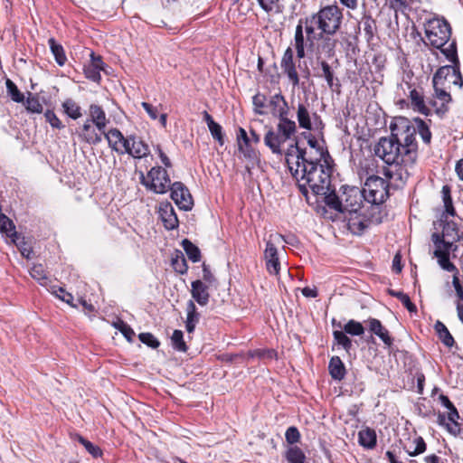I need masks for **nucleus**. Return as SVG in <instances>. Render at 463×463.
<instances>
[{
  "instance_id": "obj_24",
  "label": "nucleus",
  "mask_w": 463,
  "mask_h": 463,
  "mask_svg": "<svg viewBox=\"0 0 463 463\" xmlns=\"http://www.w3.org/2000/svg\"><path fill=\"white\" fill-rule=\"evenodd\" d=\"M368 324L370 331L376 335L387 346L392 345V337L389 335V331L382 325L380 320L370 318Z\"/></svg>"
},
{
  "instance_id": "obj_16",
  "label": "nucleus",
  "mask_w": 463,
  "mask_h": 463,
  "mask_svg": "<svg viewBox=\"0 0 463 463\" xmlns=\"http://www.w3.org/2000/svg\"><path fill=\"white\" fill-rule=\"evenodd\" d=\"M435 90V97L437 100H431L430 105L435 108V111L439 115H444L449 110V104L452 99L449 92L440 88V85H433Z\"/></svg>"
},
{
  "instance_id": "obj_29",
  "label": "nucleus",
  "mask_w": 463,
  "mask_h": 463,
  "mask_svg": "<svg viewBox=\"0 0 463 463\" xmlns=\"http://www.w3.org/2000/svg\"><path fill=\"white\" fill-rule=\"evenodd\" d=\"M149 153L150 150L148 145L146 144L141 138L133 136L130 156L134 158H143L147 156Z\"/></svg>"
},
{
  "instance_id": "obj_18",
  "label": "nucleus",
  "mask_w": 463,
  "mask_h": 463,
  "mask_svg": "<svg viewBox=\"0 0 463 463\" xmlns=\"http://www.w3.org/2000/svg\"><path fill=\"white\" fill-rule=\"evenodd\" d=\"M312 118H317L316 112H311L308 103L299 102L297 107V119L300 128L312 130Z\"/></svg>"
},
{
  "instance_id": "obj_32",
  "label": "nucleus",
  "mask_w": 463,
  "mask_h": 463,
  "mask_svg": "<svg viewBox=\"0 0 463 463\" xmlns=\"http://www.w3.org/2000/svg\"><path fill=\"white\" fill-rule=\"evenodd\" d=\"M435 331L444 345L452 347L455 345L454 337L449 333L447 326L440 321H437L434 326Z\"/></svg>"
},
{
  "instance_id": "obj_48",
  "label": "nucleus",
  "mask_w": 463,
  "mask_h": 463,
  "mask_svg": "<svg viewBox=\"0 0 463 463\" xmlns=\"http://www.w3.org/2000/svg\"><path fill=\"white\" fill-rule=\"evenodd\" d=\"M442 197H443V203L445 207L446 213L454 216L455 215V209L453 207L452 198L450 195V190L449 186H443L442 188Z\"/></svg>"
},
{
  "instance_id": "obj_36",
  "label": "nucleus",
  "mask_w": 463,
  "mask_h": 463,
  "mask_svg": "<svg viewBox=\"0 0 463 463\" xmlns=\"http://www.w3.org/2000/svg\"><path fill=\"white\" fill-rule=\"evenodd\" d=\"M388 294L392 297L397 298L403 304V306L407 308L409 312L412 313L417 311V307L411 301L410 297L407 294L403 293L402 291H397L389 288Z\"/></svg>"
},
{
  "instance_id": "obj_20",
  "label": "nucleus",
  "mask_w": 463,
  "mask_h": 463,
  "mask_svg": "<svg viewBox=\"0 0 463 463\" xmlns=\"http://www.w3.org/2000/svg\"><path fill=\"white\" fill-rule=\"evenodd\" d=\"M449 411L447 418L444 414H439L438 422L439 425L446 427L450 434L457 436L460 432V427L457 421L459 415L455 406Z\"/></svg>"
},
{
  "instance_id": "obj_11",
  "label": "nucleus",
  "mask_w": 463,
  "mask_h": 463,
  "mask_svg": "<svg viewBox=\"0 0 463 463\" xmlns=\"http://www.w3.org/2000/svg\"><path fill=\"white\" fill-rule=\"evenodd\" d=\"M433 85L448 86L454 85L461 88L463 78L460 72L459 64L445 65L440 67L433 76Z\"/></svg>"
},
{
  "instance_id": "obj_5",
  "label": "nucleus",
  "mask_w": 463,
  "mask_h": 463,
  "mask_svg": "<svg viewBox=\"0 0 463 463\" xmlns=\"http://www.w3.org/2000/svg\"><path fill=\"white\" fill-rule=\"evenodd\" d=\"M392 136L401 144L405 158V165H413L418 157V144L416 130L411 122L406 118H400L391 125Z\"/></svg>"
},
{
  "instance_id": "obj_13",
  "label": "nucleus",
  "mask_w": 463,
  "mask_h": 463,
  "mask_svg": "<svg viewBox=\"0 0 463 463\" xmlns=\"http://www.w3.org/2000/svg\"><path fill=\"white\" fill-rule=\"evenodd\" d=\"M170 191L171 198L180 209L188 211L192 208V195L189 193V190L181 182L172 184Z\"/></svg>"
},
{
  "instance_id": "obj_37",
  "label": "nucleus",
  "mask_w": 463,
  "mask_h": 463,
  "mask_svg": "<svg viewBox=\"0 0 463 463\" xmlns=\"http://www.w3.org/2000/svg\"><path fill=\"white\" fill-rule=\"evenodd\" d=\"M182 245L189 260H191L193 262H197L200 260L201 251L197 246H195L187 239L183 241Z\"/></svg>"
},
{
  "instance_id": "obj_46",
  "label": "nucleus",
  "mask_w": 463,
  "mask_h": 463,
  "mask_svg": "<svg viewBox=\"0 0 463 463\" xmlns=\"http://www.w3.org/2000/svg\"><path fill=\"white\" fill-rule=\"evenodd\" d=\"M0 232L5 233L11 239L12 234L16 232L13 222L5 214L0 213Z\"/></svg>"
},
{
  "instance_id": "obj_17",
  "label": "nucleus",
  "mask_w": 463,
  "mask_h": 463,
  "mask_svg": "<svg viewBox=\"0 0 463 463\" xmlns=\"http://www.w3.org/2000/svg\"><path fill=\"white\" fill-rule=\"evenodd\" d=\"M264 258L266 260V269L269 273L272 275H278L280 269L278 250L276 246L270 241H267L266 249L264 251Z\"/></svg>"
},
{
  "instance_id": "obj_23",
  "label": "nucleus",
  "mask_w": 463,
  "mask_h": 463,
  "mask_svg": "<svg viewBox=\"0 0 463 463\" xmlns=\"http://www.w3.org/2000/svg\"><path fill=\"white\" fill-rule=\"evenodd\" d=\"M191 294L193 298L200 305L206 306L209 302L210 294L208 287L201 280L193 281Z\"/></svg>"
},
{
  "instance_id": "obj_61",
  "label": "nucleus",
  "mask_w": 463,
  "mask_h": 463,
  "mask_svg": "<svg viewBox=\"0 0 463 463\" xmlns=\"http://www.w3.org/2000/svg\"><path fill=\"white\" fill-rule=\"evenodd\" d=\"M238 149L248 159L254 160L257 158L256 151L250 146V143L240 144Z\"/></svg>"
},
{
  "instance_id": "obj_44",
  "label": "nucleus",
  "mask_w": 463,
  "mask_h": 463,
  "mask_svg": "<svg viewBox=\"0 0 463 463\" xmlns=\"http://www.w3.org/2000/svg\"><path fill=\"white\" fill-rule=\"evenodd\" d=\"M344 331L351 335H362L364 333V327L360 322L351 319L345 325Z\"/></svg>"
},
{
  "instance_id": "obj_58",
  "label": "nucleus",
  "mask_w": 463,
  "mask_h": 463,
  "mask_svg": "<svg viewBox=\"0 0 463 463\" xmlns=\"http://www.w3.org/2000/svg\"><path fill=\"white\" fill-rule=\"evenodd\" d=\"M44 118L53 128L61 129L64 128V125L52 110H47L44 113Z\"/></svg>"
},
{
  "instance_id": "obj_9",
  "label": "nucleus",
  "mask_w": 463,
  "mask_h": 463,
  "mask_svg": "<svg viewBox=\"0 0 463 463\" xmlns=\"http://www.w3.org/2000/svg\"><path fill=\"white\" fill-rule=\"evenodd\" d=\"M252 104L255 114L260 116L270 113L276 118L288 109L287 100L280 93L274 94L268 99L265 94L258 92L252 98Z\"/></svg>"
},
{
  "instance_id": "obj_63",
  "label": "nucleus",
  "mask_w": 463,
  "mask_h": 463,
  "mask_svg": "<svg viewBox=\"0 0 463 463\" xmlns=\"http://www.w3.org/2000/svg\"><path fill=\"white\" fill-rule=\"evenodd\" d=\"M132 141H133V135L124 137L121 145L118 147V150H120L121 152H117V153L118 155L128 154L130 156Z\"/></svg>"
},
{
  "instance_id": "obj_22",
  "label": "nucleus",
  "mask_w": 463,
  "mask_h": 463,
  "mask_svg": "<svg viewBox=\"0 0 463 463\" xmlns=\"http://www.w3.org/2000/svg\"><path fill=\"white\" fill-rule=\"evenodd\" d=\"M98 129L91 125L90 120H86L80 128V137L90 145H97L101 142V133H98Z\"/></svg>"
},
{
  "instance_id": "obj_56",
  "label": "nucleus",
  "mask_w": 463,
  "mask_h": 463,
  "mask_svg": "<svg viewBox=\"0 0 463 463\" xmlns=\"http://www.w3.org/2000/svg\"><path fill=\"white\" fill-rule=\"evenodd\" d=\"M139 340L152 348H157L160 342L151 333H141L138 335Z\"/></svg>"
},
{
  "instance_id": "obj_39",
  "label": "nucleus",
  "mask_w": 463,
  "mask_h": 463,
  "mask_svg": "<svg viewBox=\"0 0 463 463\" xmlns=\"http://www.w3.org/2000/svg\"><path fill=\"white\" fill-rule=\"evenodd\" d=\"M73 439L78 440L80 444H82L84 446V448L86 449V450L90 455H92L94 458H99V457H100L102 455V451L99 449V447L95 446L93 443H91L90 441L87 440L82 436H80L79 434H75L73 436Z\"/></svg>"
},
{
  "instance_id": "obj_8",
  "label": "nucleus",
  "mask_w": 463,
  "mask_h": 463,
  "mask_svg": "<svg viewBox=\"0 0 463 463\" xmlns=\"http://www.w3.org/2000/svg\"><path fill=\"white\" fill-rule=\"evenodd\" d=\"M424 31L427 45L440 49L449 41L451 28L449 24L443 18H431L425 22Z\"/></svg>"
},
{
  "instance_id": "obj_28",
  "label": "nucleus",
  "mask_w": 463,
  "mask_h": 463,
  "mask_svg": "<svg viewBox=\"0 0 463 463\" xmlns=\"http://www.w3.org/2000/svg\"><path fill=\"white\" fill-rule=\"evenodd\" d=\"M376 433L373 429L366 428L361 430L358 433L359 444L365 449H373L376 446Z\"/></svg>"
},
{
  "instance_id": "obj_3",
  "label": "nucleus",
  "mask_w": 463,
  "mask_h": 463,
  "mask_svg": "<svg viewBox=\"0 0 463 463\" xmlns=\"http://www.w3.org/2000/svg\"><path fill=\"white\" fill-rule=\"evenodd\" d=\"M463 237L454 222H446L443 225L442 233L434 232L431 241L434 244L433 256L437 258L439 267L446 271L457 270V267L449 260L450 253L455 257L458 250L456 245Z\"/></svg>"
},
{
  "instance_id": "obj_4",
  "label": "nucleus",
  "mask_w": 463,
  "mask_h": 463,
  "mask_svg": "<svg viewBox=\"0 0 463 463\" xmlns=\"http://www.w3.org/2000/svg\"><path fill=\"white\" fill-rule=\"evenodd\" d=\"M364 202L370 203L373 210H377V213H372V222L381 223L383 219L382 213V204L389 197V183L385 179L370 175L366 178L363 187Z\"/></svg>"
},
{
  "instance_id": "obj_12",
  "label": "nucleus",
  "mask_w": 463,
  "mask_h": 463,
  "mask_svg": "<svg viewBox=\"0 0 463 463\" xmlns=\"http://www.w3.org/2000/svg\"><path fill=\"white\" fill-rule=\"evenodd\" d=\"M364 196L363 189L355 186H343L342 203L345 212L356 213L363 205Z\"/></svg>"
},
{
  "instance_id": "obj_7",
  "label": "nucleus",
  "mask_w": 463,
  "mask_h": 463,
  "mask_svg": "<svg viewBox=\"0 0 463 463\" xmlns=\"http://www.w3.org/2000/svg\"><path fill=\"white\" fill-rule=\"evenodd\" d=\"M343 14L337 5H327L321 8L317 14L311 15L312 23H316L317 29L327 35L335 34L341 26Z\"/></svg>"
},
{
  "instance_id": "obj_2",
  "label": "nucleus",
  "mask_w": 463,
  "mask_h": 463,
  "mask_svg": "<svg viewBox=\"0 0 463 463\" xmlns=\"http://www.w3.org/2000/svg\"><path fill=\"white\" fill-rule=\"evenodd\" d=\"M373 153L391 166L383 170V175L387 179L400 181L407 179L409 175L407 167L409 165H405V158L401 144L392 136V133L388 137H381L379 139L373 146Z\"/></svg>"
},
{
  "instance_id": "obj_62",
  "label": "nucleus",
  "mask_w": 463,
  "mask_h": 463,
  "mask_svg": "<svg viewBox=\"0 0 463 463\" xmlns=\"http://www.w3.org/2000/svg\"><path fill=\"white\" fill-rule=\"evenodd\" d=\"M294 41L295 48L305 46L302 20H300L298 25L296 26Z\"/></svg>"
},
{
  "instance_id": "obj_19",
  "label": "nucleus",
  "mask_w": 463,
  "mask_h": 463,
  "mask_svg": "<svg viewBox=\"0 0 463 463\" xmlns=\"http://www.w3.org/2000/svg\"><path fill=\"white\" fill-rule=\"evenodd\" d=\"M95 126L99 132L104 133V130L109 123L106 113L101 106L91 104L89 108V118Z\"/></svg>"
},
{
  "instance_id": "obj_33",
  "label": "nucleus",
  "mask_w": 463,
  "mask_h": 463,
  "mask_svg": "<svg viewBox=\"0 0 463 463\" xmlns=\"http://www.w3.org/2000/svg\"><path fill=\"white\" fill-rule=\"evenodd\" d=\"M12 236L13 238L11 241L16 245L23 257L30 259L31 254L33 253L32 246L27 241H25L24 237H22L17 232H14Z\"/></svg>"
},
{
  "instance_id": "obj_51",
  "label": "nucleus",
  "mask_w": 463,
  "mask_h": 463,
  "mask_svg": "<svg viewBox=\"0 0 463 463\" xmlns=\"http://www.w3.org/2000/svg\"><path fill=\"white\" fill-rule=\"evenodd\" d=\"M114 326L122 333V335L128 339V341H132L133 337L135 336V332L127 323H125L122 320H119L114 323Z\"/></svg>"
},
{
  "instance_id": "obj_45",
  "label": "nucleus",
  "mask_w": 463,
  "mask_h": 463,
  "mask_svg": "<svg viewBox=\"0 0 463 463\" xmlns=\"http://www.w3.org/2000/svg\"><path fill=\"white\" fill-rule=\"evenodd\" d=\"M5 86L8 94L11 96L14 101L18 103L24 101V94L18 90L17 86L10 79H6Z\"/></svg>"
},
{
  "instance_id": "obj_35",
  "label": "nucleus",
  "mask_w": 463,
  "mask_h": 463,
  "mask_svg": "<svg viewBox=\"0 0 463 463\" xmlns=\"http://www.w3.org/2000/svg\"><path fill=\"white\" fill-rule=\"evenodd\" d=\"M48 43L56 62L60 66L64 65L67 61V58L62 46L57 43L53 38H50Z\"/></svg>"
},
{
  "instance_id": "obj_42",
  "label": "nucleus",
  "mask_w": 463,
  "mask_h": 463,
  "mask_svg": "<svg viewBox=\"0 0 463 463\" xmlns=\"http://www.w3.org/2000/svg\"><path fill=\"white\" fill-rule=\"evenodd\" d=\"M173 347L179 352H186L187 345L184 341V333L181 330H175L171 336Z\"/></svg>"
},
{
  "instance_id": "obj_6",
  "label": "nucleus",
  "mask_w": 463,
  "mask_h": 463,
  "mask_svg": "<svg viewBox=\"0 0 463 463\" xmlns=\"http://www.w3.org/2000/svg\"><path fill=\"white\" fill-rule=\"evenodd\" d=\"M288 113L289 108L284 110L281 115H278L276 117L279 118L277 132L273 129H269L264 137L265 145L269 147L274 154L281 155V146L286 141L289 140L297 132V125L295 121L288 118Z\"/></svg>"
},
{
  "instance_id": "obj_53",
  "label": "nucleus",
  "mask_w": 463,
  "mask_h": 463,
  "mask_svg": "<svg viewBox=\"0 0 463 463\" xmlns=\"http://www.w3.org/2000/svg\"><path fill=\"white\" fill-rule=\"evenodd\" d=\"M413 443L415 444V448L412 450H406L410 456L414 457L426 451L427 445L422 437H417L413 440Z\"/></svg>"
},
{
  "instance_id": "obj_41",
  "label": "nucleus",
  "mask_w": 463,
  "mask_h": 463,
  "mask_svg": "<svg viewBox=\"0 0 463 463\" xmlns=\"http://www.w3.org/2000/svg\"><path fill=\"white\" fill-rule=\"evenodd\" d=\"M335 342L341 345L347 353L352 348V340L346 335L345 331L335 330L333 332Z\"/></svg>"
},
{
  "instance_id": "obj_26",
  "label": "nucleus",
  "mask_w": 463,
  "mask_h": 463,
  "mask_svg": "<svg viewBox=\"0 0 463 463\" xmlns=\"http://www.w3.org/2000/svg\"><path fill=\"white\" fill-rule=\"evenodd\" d=\"M328 370L331 377L335 380L341 381L345 375V367L340 357L333 356L328 364Z\"/></svg>"
},
{
  "instance_id": "obj_60",
  "label": "nucleus",
  "mask_w": 463,
  "mask_h": 463,
  "mask_svg": "<svg viewBox=\"0 0 463 463\" xmlns=\"http://www.w3.org/2000/svg\"><path fill=\"white\" fill-rule=\"evenodd\" d=\"M323 44L321 45L322 52L327 53L329 56L333 54L334 49L336 44V41L333 40L329 37V35L326 34L325 37H322Z\"/></svg>"
},
{
  "instance_id": "obj_47",
  "label": "nucleus",
  "mask_w": 463,
  "mask_h": 463,
  "mask_svg": "<svg viewBox=\"0 0 463 463\" xmlns=\"http://www.w3.org/2000/svg\"><path fill=\"white\" fill-rule=\"evenodd\" d=\"M362 24L364 26V31L365 35L367 36V40H372L374 36V32L376 29V23L371 16H364L362 19Z\"/></svg>"
},
{
  "instance_id": "obj_54",
  "label": "nucleus",
  "mask_w": 463,
  "mask_h": 463,
  "mask_svg": "<svg viewBox=\"0 0 463 463\" xmlns=\"http://www.w3.org/2000/svg\"><path fill=\"white\" fill-rule=\"evenodd\" d=\"M172 266L174 269L180 274H184L187 271L186 260L183 254L180 256L177 255L175 259H173Z\"/></svg>"
},
{
  "instance_id": "obj_15",
  "label": "nucleus",
  "mask_w": 463,
  "mask_h": 463,
  "mask_svg": "<svg viewBox=\"0 0 463 463\" xmlns=\"http://www.w3.org/2000/svg\"><path fill=\"white\" fill-rule=\"evenodd\" d=\"M410 89L409 99L411 101V107L414 111L428 116L430 114V109L426 105L424 100V95L421 88H411V86L406 82Z\"/></svg>"
},
{
  "instance_id": "obj_34",
  "label": "nucleus",
  "mask_w": 463,
  "mask_h": 463,
  "mask_svg": "<svg viewBox=\"0 0 463 463\" xmlns=\"http://www.w3.org/2000/svg\"><path fill=\"white\" fill-rule=\"evenodd\" d=\"M63 112L72 119H78L82 116L81 108L71 99H67L62 102Z\"/></svg>"
},
{
  "instance_id": "obj_40",
  "label": "nucleus",
  "mask_w": 463,
  "mask_h": 463,
  "mask_svg": "<svg viewBox=\"0 0 463 463\" xmlns=\"http://www.w3.org/2000/svg\"><path fill=\"white\" fill-rule=\"evenodd\" d=\"M441 52L452 63L451 65L459 64V60L457 53V44L455 41L449 43L447 47L440 48Z\"/></svg>"
},
{
  "instance_id": "obj_25",
  "label": "nucleus",
  "mask_w": 463,
  "mask_h": 463,
  "mask_svg": "<svg viewBox=\"0 0 463 463\" xmlns=\"http://www.w3.org/2000/svg\"><path fill=\"white\" fill-rule=\"evenodd\" d=\"M411 122L413 128L416 130V134L420 135L423 143L428 146L430 145L432 134L428 124L420 118H414Z\"/></svg>"
},
{
  "instance_id": "obj_59",
  "label": "nucleus",
  "mask_w": 463,
  "mask_h": 463,
  "mask_svg": "<svg viewBox=\"0 0 463 463\" xmlns=\"http://www.w3.org/2000/svg\"><path fill=\"white\" fill-rule=\"evenodd\" d=\"M285 438L288 443L289 444H295L299 441L300 439V433L298 430V428L291 426L288 428L285 433Z\"/></svg>"
},
{
  "instance_id": "obj_21",
  "label": "nucleus",
  "mask_w": 463,
  "mask_h": 463,
  "mask_svg": "<svg viewBox=\"0 0 463 463\" xmlns=\"http://www.w3.org/2000/svg\"><path fill=\"white\" fill-rule=\"evenodd\" d=\"M159 216L167 230H174L178 226V219L171 203H161Z\"/></svg>"
},
{
  "instance_id": "obj_38",
  "label": "nucleus",
  "mask_w": 463,
  "mask_h": 463,
  "mask_svg": "<svg viewBox=\"0 0 463 463\" xmlns=\"http://www.w3.org/2000/svg\"><path fill=\"white\" fill-rule=\"evenodd\" d=\"M286 458L289 463H306L304 452L297 446L290 447L287 450Z\"/></svg>"
},
{
  "instance_id": "obj_49",
  "label": "nucleus",
  "mask_w": 463,
  "mask_h": 463,
  "mask_svg": "<svg viewBox=\"0 0 463 463\" xmlns=\"http://www.w3.org/2000/svg\"><path fill=\"white\" fill-rule=\"evenodd\" d=\"M26 109L33 113H42L43 112V105L41 104L39 98L36 96H33L29 93V97L25 101Z\"/></svg>"
},
{
  "instance_id": "obj_64",
  "label": "nucleus",
  "mask_w": 463,
  "mask_h": 463,
  "mask_svg": "<svg viewBox=\"0 0 463 463\" xmlns=\"http://www.w3.org/2000/svg\"><path fill=\"white\" fill-rule=\"evenodd\" d=\"M56 297H58L62 301L68 303L71 307H76L75 304L72 303L73 297L71 293L66 292L62 288H59L58 290L54 291Z\"/></svg>"
},
{
  "instance_id": "obj_14",
  "label": "nucleus",
  "mask_w": 463,
  "mask_h": 463,
  "mask_svg": "<svg viewBox=\"0 0 463 463\" xmlns=\"http://www.w3.org/2000/svg\"><path fill=\"white\" fill-rule=\"evenodd\" d=\"M280 67L283 72L288 76V80L292 86H298L299 77L294 61L293 51L290 47H288L285 51L280 61Z\"/></svg>"
},
{
  "instance_id": "obj_50",
  "label": "nucleus",
  "mask_w": 463,
  "mask_h": 463,
  "mask_svg": "<svg viewBox=\"0 0 463 463\" xmlns=\"http://www.w3.org/2000/svg\"><path fill=\"white\" fill-rule=\"evenodd\" d=\"M30 275L33 279L38 280L41 284H44L47 277L44 268L42 264H35L31 268Z\"/></svg>"
},
{
  "instance_id": "obj_1",
  "label": "nucleus",
  "mask_w": 463,
  "mask_h": 463,
  "mask_svg": "<svg viewBox=\"0 0 463 463\" xmlns=\"http://www.w3.org/2000/svg\"><path fill=\"white\" fill-rule=\"evenodd\" d=\"M307 155V149L300 148L298 142L289 146L285 155L288 169L302 194L307 195L309 190L317 195L326 194L332 169L325 158V153L317 149V156Z\"/></svg>"
},
{
  "instance_id": "obj_31",
  "label": "nucleus",
  "mask_w": 463,
  "mask_h": 463,
  "mask_svg": "<svg viewBox=\"0 0 463 463\" xmlns=\"http://www.w3.org/2000/svg\"><path fill=\"white\" fill-rule=\"evenodd\" d=\"M105 136V138L108 140L109 146L112 151L121 152L118 150L119 146L121 145L124 136L118 128H111L108 132L102 133Z\"/></svg>"
},
{
  "instance_id": "obj_43",
  "label": "nucleus",
  "mask_w": 463,
  "mask_h": 463,
  "mask_svg": "<svg viewBox=\"0 0 463 463\" xmlns=\"http://www.w3.org/2000/svg\"><path fill=\"white\" fill-rule=\"evenodd\" d=\"M326 195V203L330 208L336 210L338 212L344 213L343 203H342V194L340 195H336L335 193H330L325 194Z\"/></svg>"
},
{
  "instance_id": "obj_52",
  "label": "nucleus",
  "mask_w": 463,
  "mask_h": 463,
  "mask_svg": "<svg viewBox=\"0 0 463 463\" xmlns=\"http://www.w3.org/2000/svg\"><path fill=\"white\" fill-rule=\"evenodd\" d=\"M208 128L213 139H215L220 144V146H222L224 144V137L222 126L215 122L208 127Z\"/></svg>"
},
{
  "instance_id": "obj_27",
  "label": "nucleus",
  "mask_w": 463,
  "mask_h": 463,
  "mask_svg": "<svg viewBox=\"0 0 463 463\" xmlns=\"http://www.w3.org/2000/svg\"><path fill=\"white\" fill-rule=\"evenodd\" d=\"M320 66L322 69V74L318 75L319 77H324L326 80L328 87L332 90H336V89L340 88L339 80L335 78V72L330 67V65L326 61H320Z\"/></svg>"
},
{
  "instance_id": "obj_30",
  "label": "nucleus",
  "mask_w": 463,
  "mask_h": 463,
  "mask_svg": "<svg viewBox=\"0 0 463 463\" xmlns=\"http://www.w3.org/2000/svg\"><path fill=\"white\" fill-rule=\"evenodd\" d=\"M187 317L185 321V327L188 333L194 331L195 326L199 321V313L193 300H189L186 307Z\"/></svg>"
},
{
  "instance_id": "obj_57",
  "label": "nucleus",
  "mask_w": 463,
  "mask_h": 463,
  "mask_svg": "<svg viewBox=\"0 0 463 463\" xmlns=\"http://www.w3.org/2000/svg\"><path fill=\"white\" fill-rule=\"evenodd\" d=\"M84 74L86 78L89 80L94 81V82H99L101 76H100V70L97 69L95 66L87 65L84 67Z\"/></svg>"
},
{
  "instance_id": "obj_10",
  "label": "nucleus",
  "mask_w": 463,
  "mask_h": 463,
  "mask_svg": "<svg viewBox=\"0 0 463 463\" xmlns=\"http://www.w3.org/2000/svg\"><path fill=\"white\" fill-rule=\"evenodd\" d=\"M141 184L156 194H165L171 188V180L167 171L161 166H154L145 176L141 173Z\"/></svg>"
},
{
  "instance_id": "obj_55",
  "label": "nucleus",
  "mask_w": 463,
  "mask_h": 463,
  "mask_svg": "<svg viewBox=\"0 0 463 463\" xmlns=\"http://www.w3.org/2000/svg\"><path fill=\"white\" fill-rule=\"evenodd\" d=\"M452 272L454 273L453 278H452V285L456 290V295L458 298L457 302L462 303L463 302V287L460 284L459 279H458L459 271L457 269V270H454Z\"/></svg>"
}]
</instances>
